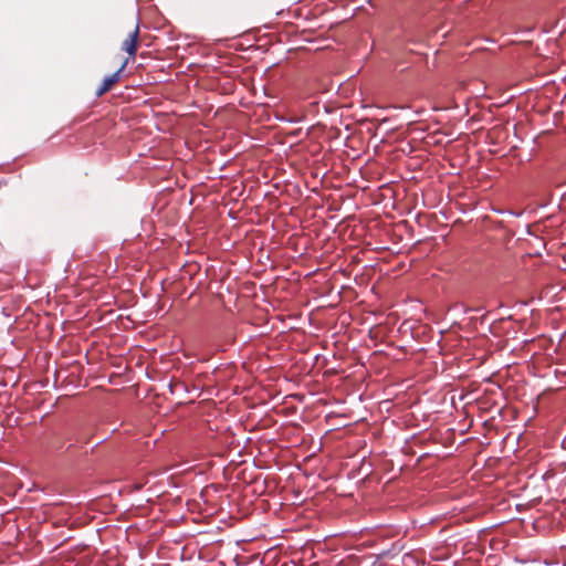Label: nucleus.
Segmentation results:
<instances>
[{
	"mask_svg": "<svg viewBox=\"0 0 566 566\" xmlns=\"http://www.w3.org/2000/svg\"><path fill=\"white\" fill-rule=\"evenodd\" d=\"M127 63H128V59H126L124 61L122 66L115 73L106 76L103 80L102 85L96 91L97 96H102L105 93H107L113 87V85L116 84L120 80V74L124 71V69L126 67Z\"/></svg>",
	"mask_w": 566,
	"mask_h": 566,
	"instance_id": "obj_1",
	"label": "nucleus"
},
{
	"mask_svg": "<svg viewBox=\"0 0 566 566\" xmlns=\"http://www.w3.org/2000/svg\"><path fill=\"white\" fill-rule=\"evenodd\" d=\"M139 36V25L136 24L135 30L129 33L128 38L123 42L122 49L134 57L137 52V43Z\"/></svg>",
	"mask_w": 566,
	"mask_h": 566,
	"instance_id": "obj_2",
	"label": "nucleus"
}]
</instances>
